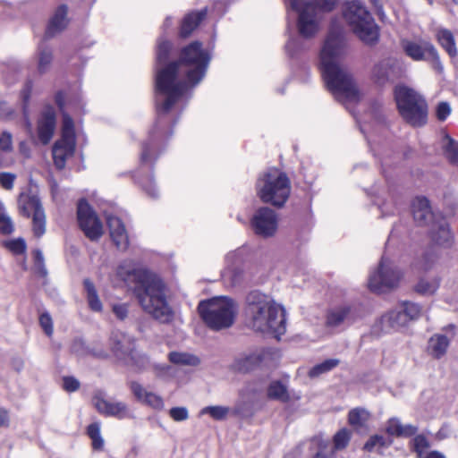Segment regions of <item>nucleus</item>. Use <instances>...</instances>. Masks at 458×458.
<instances>
[{"label": "nucleus", "instance_id": "22", "mask_svg": "<svg viewBox=\"0 0 458 458\" xmlns=\"http://www.w3.org/2000/svg\"><path fill=\"white\" fill-rule=\"evenodd\" d=\"M106 221L114 243L119 250H126L129 245V238L122 220L114 216H108Z\"/></svg>", "mask_w": 458, "mask_h": 458}, {"label": "nucleus", "instance_id": "36", "mask_svg": "<svg viewBox=\"0 0 458 458\" xmlns=\"http://www.w3.org/2000/svg\"><path fill=\"white\" fill-rule=\"evenodd\" d=\"M169 360L180 366H197L199 364V359L188 352H172L168 355Z\"/></svg>", "mask_w": 458, "mask_h": 458}, {"label": "nucleus", "instance_id": "55", "mask_svg": "<svg viewBox=\"0 0 458 458\" xmlns=\"http://www.w3.org/2000/svg\"><path fill=\"white\" fill-rule=\"evenodd\" d=\"M63 386L68 392H74L80 386V382L72 377H65L63 379Z\"/></svg>", "mask_w": 458, "mask_h": 458}, {"label": "nucleus", "instance_id": "21", "mask_svg": "<svg viewBox=\"0 0 458 458\" xmlns=\"http://www.w3.org/2000/svg\"><path fill=\"white\" fill-rule=\"evenodd\" d=\"M130 388L135 398L140 403L157 411H161L164 409L165 403L163 398L159 394L148 390L138 382H131Z\"/></svg>", "mask_w": 458, "mask_h": 458}, {"label": "nucleus", "instance_id": "56", "mask_svg": "<svg viewBox=\"0 0 458 458\" xmlns=\"http://www.w3.org/2000/svg\"><path fill=\"white\" fill-rule=\"evenodd\" d=\"M8 248L16 254H21L25 250L26 245L22 240L11 241L7 243Z\"/></svg>", "mask_w": 458, "mask_h": 458}, {"label": "nucleus", "instance_id": "12", "mask_svg": "<svg viewBox=\"0 0 458 458\" xmlns=\"http://www.w3.org/2000/svg\"><path fill=\"white\" fill-rule=\"evenodd\" d=\"M75 149V132L72 119L66 114L63 116L62 137L53 147L55 165L63 169L66 159L73 155Z\"/></svg>", "mask_w": 458, "mask_h": 458}, {"label": "nucleus", "instance_id": "5", "mask_svg": "<svg viewBox=\"0 0 458 458\" xmlns=\"http://www.w3.org/2000/svg\"><path fill=\"white\" fill-rule=\"evenodd\" d=\"M342 13L346 24L360 40L369 46L377 43L379 28L362 2L359 0L345 2Z\"/></svg>", "mask_w": 458, "mask_h": 458}, {"label": "nucleus", "instance_id": "19", "mask_svg": "<svg viewBox=\"0 0 458 458\" xmlns=\"http://www.w3.org/2000/svg\"><path fill=\"white\" fill-rule=\"evenodd\" d=\"M360 318L357 308L350 305H341L331 309L327 314L326 326L337 328L344 325H351Z\"/></svg>", "mask_w": 458, "mask_h": 458}, {"label": "nucleus", "instance_id": "32", "mask_svg": "<svg viewBox=\"0 0 458 458\" xmlns=\"http://www.w3.org/2000/svg\"><path fill=\"white\" fill-rule=\"evenodd\" d=\"M13 151V136L8 131H3L0 135V167H8L13 163L12 158H6L4 154Z\"/></svg>", "mask_w": 458, "mask_h": 458}, {"label": "nucleus", "instance_id": "15", "mask_svg": "<svg viewBox=\"0 0 458 458\" xmlns=\"http://www.w3.org/2000/svg\"><path fill=\"white\" fill-rule=\"evenodd\" d=\"M77 214L79 225L88 238L97 240L103 234L101 222L85 200L79 202Z\"/></svg>", "mask_w": 458, "mask_h": 458}, {"label": "nucleus", "instance_id": "51", "mask_svg": "<svg viewBox=\"0 0 458 458\" xmlns=\"http://www.w3.org/2000/svg\"><path fill=\"white\" fill-rule=\"evenodd\" d=\"M452 108L447 102H440L436 106V116L438 121H445L450 115Z\"/></svg>", "mask_w": 458, "mask_h": 458}, {"label": "nucleus", "instance_id": "43", "mask_svg": "<svg viewBox=\"0 0 458 458\" xmlns=\"http://www.w3.org/2000/svg\"><path fill=\"white\" fill-rule=\"evenodd\" d=\"M229 411L230 409L226 406L214 405L202 408L199 413L200 415L208 414L216 420H222L227 417Z\"/></svg>", "mask_w": 458, "mask_h": 458}, {"label": "nucleus", "instance_id": "49", "mask_svg": "<svg viewBox=\"0 0 458 458\" xmlns=\"http://www.w3.org/2000/svg\"><path fill=\"white\" fill-rule=\"evenodd\" d=\"M169 416L175 422L185 421L189 419V411L183 406L173 407L169 410Z\"/></svg>", "mask_w": 458, "mask_h": 458}, {"label": "nucleus", "instance_id": "2", "mask_svg": "<svg viewBox=\"0 0 458 458\" xmlns=\"http://www.w3.org/2000/svg\"><path fill=\"white\" fill-rule=\"evenodd\" d=\"M112 281L117 285L136 283L135 294L142 310L161 323L173 320L174 312L166 300L165 284L156 274L137 267L131 260H124L116 267Z\"/></svg>", "mask_w": 458, "mask_h": 458}, {"label": "nucleus", "instance_id": "45", "mask_svg": "<svg viewBox=\"0 0 458 458\" xmlns=\"http://www.w3.org/2000/svg\"><path fill=\"white\" fill-rule=\"evenodd\" d=\"M87 432L92 441L93 448L96 450H101L104 446V439L100 434V424L95 422L89 425Z\"/></svg>", "mask_w": 458, "mask_h": 458}, {"label": "nucleus", "instance_id": "38", "mask_svg": "<svg viewBox=\"0 0 458 458\" xmlns=\"http://www.w3.org/2000/svg\"><path fill=\"white\" fill-rule=\"evenodd\" d=\"M84 287L89 308L94 311H101L103 307L102 302L98 298V292L93 283L90 280L86 279L84 280Z\"/></svg>", "mask_w": 458, "mask_h": 458}, {"label": "nucleus", "instance_id": "27", "mask_svg": "<svg viewBox=\"0 0 458 458\" xmlns=\"http://www.w3.org/2000/svg\"><path fill=\"white\" fill-rule=\"evenodd\" d=\"M449 344L450 339L446 335L435 334L428 342L427 352L433 358L440 359L446 353Z\"/></svg>", "mask_w": 458, "mask_h": 458}, {"label": "nucleus", "instance_id": "20", "mask_svg": "<svg viewBox=\"0 0 458 458\" xmlns=\"http://www.w3.org/2000/svg\"><path fill=\"white\" fill-rule=\"evenodd\" d=\"M55 129V110L51 106H47L41 113L38 121V137L44 145L47 144Z\"/></svg>", "mask_w": 458, "mask_h": 458}, {"label": "nucleus", "instance_id": "33", "mask_svg": "<svg viewBox=\"0 0 458 458\" xmlns=\"http://www.w3.org/2000/svg\"><path fill=\"white\" fill-rule=\"evenodd\" d=\"M440 285V278L437 276H425L420 279L415 285V291L422 295L434 294Z\"/></svg>", "mask_w": 458, "mask_h": 458}, {"label": "nucleus", "instance_id": "34", "mask_svg": "<svg viewBox=\"0 0 458 458\" xmlns=\"http://www.w3.org/2000/svg\"><path fill=\"white\" fill-rule=\"evenodd\" d=\"M370 418L368 410L360 407L351 410L348 413V423L354 428H360L366 426Z\"/></svg>", "mask_w": 458, "mask_h": 458}, {"label": "nucleus", "instance_id": "17", "mask_svg": "<svg viewBox=\"0 0 458 458\" xmlns=\"http://www.w3.org/2000/svg\"><path fill=\"white\" fill-rule=\"evenodd\" d=\"M92 403L97 411L102 415L114 417L118 420L131 417V411L125 403L107 400L104 398L101 393L93 396Z\"/></svg>", "mask_w": 458, "mask_h": 458}, {"label": "nucleus", "instance_id": "16", "mask_svg": "<svg viewBox=\"0 0 458 458\" xmlns=\"http://www.w3.org/2000/svg\"><path fill=\"white\" fill-rule=\"evenodd\" d=\"M251 225L258 235L271 237L275 235L278 227L277 215L269 208H260L253 216Z\"/></svg>", "mask_w": 458, "mask_h": 458}, {"label": "nucleus", "instance_id": "58", "mask_svg": "<svg viewBox=\"0 0 458 458\" xmlns=\"http://www.w3.org/2000/svg\"><path fill=\"white\" fill-rule=\"evenodd\" d=\"M9 424V415L5 410H0V427H7Z\"/></svg>", "mask_w": 458, "mask_h": 458}, {"label": "nucleus", "instance_id": "59", "mask_svg": "<svg viewBox=\"0 0 458 458\" xmlns=\"http://www.w3.org/2000/svg\"><path fill=\"white\" fill-rule=\"evenodd\" d=\"M83 349V344L81 341L74 342L72 344V350L73 352L77 353L78 355H82L84 352Z\"/></svg>", "mask_w": 458, "mask_h": 458}, {"label": "nucleus", "instance_id": "35", "mask_svg": "<svg viewBox=\"0 0 458 458\" xmlns=\"http://www.w3.org/2000/svg\"><path fill=\"white\" fill-rule=\"evenodd\" d=\"M311 444L312 447L316 450L313 458H335V451L330 446L327 440L315 437Z\"/></svg>", "mask_w": 458, "mask_h": 458}, {"label": "nucleus", "instance_id": "47", "mask_svg": "<svg viewBox=\"0 0 458 458\" xmlns=\"http://www.w3.org/2000/svg\"><path fill=\"white\" fill-rule=\"evenodd\" d=\"M38 55V69L39 72H45L51 64L52 52L47 47H40Z\"/></svg>", "mask_w": 458, "mask_h": 458}, {"label": "nucleus", "instance_id": "18", "mask_svg": "<svg viewBox=\"0 0 458 458\" xmlns=\"http://www.w3.org/2000/svg\"><path fill=\"white\" fill-rule=\"evenodd\" d=\"M372 74L378 84H385L399 79L403 74V69L397 59L386 58L374 66Z\"/></svg>", "mask_w": 458, "mask_h": 458}, {"label": "nucleus", "instance_id": "62", "mask_svg": "<svg viewBox=\"0 0 458 458\" xmlns=\"http://www.w3.org/2000/svg\"><path fill=\"white\" fill-rule=\"evenodd\" d=\"M20 151L21 153L26 157H30V149L29 148L27 147L26 143L25 142H21L20 144Z\"/></svg>", "mask_w": 458, "mask_h": 458}, {"label": "nucleus", "instance_id": "39", "mask_svg": "<svg viewBox=\"0 0 458 458\" xmlns=\"http://www.w3.org/2000/svg\"><path fill=\"white\" fill-rule=\"evenodd\" d=\"M340 360L338 359H328L321 363L313 366L308 372L310 378L318 377L327 373L338 366Z\"/></svg>", "mask_w": 458, "mask_h": 458}, {"label": "nucleus", "instance_id": "60", "mask_svg": "<svg viewBox=\"0 0 458 458\" xmlns=\"http://www.w3.org/2000/svg\"><path fill=\"white\" fill-rule=\"evenodd\" d=\"M422 458H446L445 455L439 451L428 452Z\"/></svg>", "mask_w": 458, "mask_h": 458}, {"label": "nucleus", "instance_id": "10", "mask_svg": "<svg viewBox=\"0 0 458 458\" xmlns=\"http://www.w3.org/2000/svg\"><path fill=\"white\" fill-rule=\"evenodd\" d=\"M403 277V271L391 259L383 257L369 276L368 288L376 293H389L399 287Z\"/></svg>", "mask_w": 458, "mask_h": 458}, {"label": "nucleus", "instance_id": "23", "mask_svg": "<svg viewBox=\"0 0 458 458\" xmlns=\"http://www.w3.org/2000/svg\"><path fill=\"white\" fill-rule=\"evenodd\" d=\"M109 344L113 354L118 359L129 354L133 348L132 338L121 331L112 332Z\"/></svg>", "mask_w": 458, "mask_h": 458}, {"label": "nucleus", "instance_id": "14", "mask_svg": "<svg viewBox=\"0 0 458 458\" xmlns=\"http://www.w3.org/2000/svg\"><path fill=\"white\" fill-rule=\"evenodd\" d=\"M401 46L405 55L413 61H427L431 63L435 69H442L437 50L430 42L403 39Z\"/></svg>", "mask_w": 458, "mask_h": 458}, {"label": "nucleus", "instance_id": "61", "mask_svg": "<svg viewBox=\"0 0 458 458\" xmlns=\"http://www.w3.org/2000/svg\"><path fill=\"white\" fill-rule=\"evenodd\" d=\"M378 14L383 13V6L380 0H369Z\"/></svg>", "mask_w": 458, "mask_h": 458}, {"label": "nucleus", "instance_id": "48", "mask_svg": "<svg viewBox=\"0 0 458 458\" xmlns=\"http://www.w3.org/2000/svg\"><path fill=\"white\" fill-rule=\"evenodd\" d=\"M171 43L166 40L159 39L157 43V61L159 65L165 63L170 50H171Z\"/></svg>", "mask_w": 458, "mask_h": 458}, {"label": "nucleus", "instance_id": "64", "mask_svg": "<svg viewBox=\"0 0 458 458\" xmlns=\"http://www.w3.org/2000/svg\"><path fill=\"white\" fill-rule=\"evenodd\" d=\"M148 191V193L152 196V197H156L157 196V191L153 187V189H148L146 190Z\"/></svg>", "mask_w": 458, "mask_h": 458}, {"label": "nucleus", "instance_id": "6", "mask_svg": "<svg viewBox=\"0 0 458 458\" xmlns=\"http://www.w3.org/2000/svg\"><path fill=\"white\" fill-rule=\"evenodd\" d=\"M198 310L205 324L216 331L231 327L238 312L237 304L227 297L202 301Z\"/></svg>", "mask_w": 458, "mask_h": 458}, {"label": "nucleus", "instance_id": "30", "mask_svg": "<svg viewBox=\"0 0 458 458\" xmlns=\"http://www.w3.org/2000/svg\"><path fill=\"white\" fill-rule=\"evenodd\" d=\"M205 16V10L196 13H191L188 15H186L182 23L180 31L181 37H188L197 28V26L204 19Z\"/></svg>", "mask_w": 458, "mask_h": 458}, {"label": "nucleus", "instance_id": "50", "mask_svg": "<svg viewBox=\"0 0 458 458\" xmlns=\"http://www.w3.org/2000/svg\"><path fill=\"white\" fill-rule=\"evenodd\" d=\"M3 210V209H0ZM14 226L11 217L4 211L0 212V233L10 234L13 232Z\"/></svg>", "mask_w": 458, "mask_h": 458}, {"label": "nucleus", "instance_id": "26", "mask_svg": "<svg viewBox=\"0 0 458 458\" xmlns=\"http://www.w3.org/2000/svg\"><path fill=\"white\" fill-rule=\"evenodd\" d=\"M267 352L264 350H258L248 354H244L234 362V368L240 371H248L263 362Z\"/></svg>", "mask_w": 458, "mask_h": 458}, {"label": "nucleus", "instance_id": "63", "mask_svg": "<svg viewBox=\"0 0 458 458\" xmlns=\"http://www.w3.org/2000/svg\"><path fill=\"white\" fill-rule=\"evenodd\" d=\"M34 257L38 265H41L44 261L43 254L40 250H36L34 252Z\"/></svg>", "mask_w": 458, "mask_h": 458}, {"label": "nucleus", "instance_id": "44", "mask_svg": "<svg viewBox=\"0 0 458 458\" xmlns=\"http://www.w3.org/2000/svg\"><path fill=\"white\" fill-rule=\"evenodd\" d=\"M223 277L225 281H229L231 284L236 285L243 279V270L238 265L235 267L228 266L223 273Z\"/></svg>", "mask_w": 458, "mask_h": 458}, {"label": "nucleus", "instance_id": "24", "mask_svg": "<svg viewBox=\"0 0 458 458\" xmlns=\"http://www.w3.org/2000/svg\"><path fill=\"white\" fill-rule=\"evenodd\" d=\"M432 242L439 246L447 247L452 241V234L445 219L439 218L434 221L429 231Z\"/></svg>", "mask_w": 458, "mask_h": 458}, {"label": "nucleus", "instance_id": "1", "mask_svg": "<svg viewBox=\"0 0 458 458\" xmlns=\"http://www.w3.org/2000/svg\"><path fill=\"white\" fill-rule=\"evenodd\" d=\"M210 56L199 42L182 49L180 59L157 72L156 103L158 114L167 113L190 89L205 76Z\"/></svg>", "mask_w": 458, "mask_h": 458}, {"label": "nucleus", "instance_id": "9", "mask_svg": "<svg viewBox=\"0 0 458 458\" xmlns=\"http://www.w3.org/2000/svg\"><path fill=\"white\" fill-rule=\"evenodd\" d=\"M287 5L297 14V30L305 38H311L320 30V11L311 0H286Z\"/></svg>", "mask_w": 458, "mask_h": 458}, {"label": "nucleus", "instance_id": "11", "mask_svg": "<svg viewBox=\"0 0 458 458\" xmlns=\"http://www.w3.org/2000/svg\"><path fill=\"white\" fill-rule=\"evenodd\" d=\"M421 313L422 309L418 303L401 302L381 316L379 319L381 330L386 333L401 331L406 328L411 322L419 319Z\"/></svg>", "mask_w": 458, "mask_h": 458}, {"label": "nucleus", "instance_id": "7", "mask_svg": "<svg viewBox=\"0 0 458 458\" xmlns=\"http://www.w3.org/2000/svg\"><path fill=\"white\" fill-rule=\"evenodd\" d=\"M257 194L264 202L281 208L291 193V182L287 175L272 168L259 176L256 184Z\"/></svg>", "mask_w": 458, "mask_h": 458}, {"label": "nucleus", "instance_id": "52", "mask_svg": "<svg viewBox=\"0 0 458 458\" xmlns=\"http://www.w3.org/2000/svg\"><path fill=\"white\" fill-rule=\"evenodd\" d=\"M112 311L118 319L124 320L129 313V306L127 303H114Z\"/></svg>", "mask_w": 458, "mask_h": 458}, {"label": "nucleus", "instance_id": "57", "mask_svg": "<svg viewBox=\"0 0 458 458\" xmlns=\"http://www.w3.org/2000/svg\"><path fill=\"white\" fill-rule=\"evenodd\" d=\"M242 259L241 258V251L240 250H235V251H233V252H230L226 255V261L227 263H233V262H240Z\"/></svg>", "mask_w": 458, "mask_h": 458}, {"label": "nucleus", "instance_id": "53", "mask_svg": "<svg viewBox=\"0 0 458 458\" xmlns=\"http://www.w3.org/2000/svg\"><path fill=\"white\" fill-rule=\"evenodd\" d=\"M39 324L44 332L48 335L53 334V321L50 315L47 312L42 313L39 317Z\"/></svg>", "mask_w": 458, "mask_h": 458}, {"label": "nucleus", "instance_id": "40", "mask_svg": "<svg viewBox=\"0 0 458 458\" xmlns=\"http://www.w3.org/2000/svg\"><path fill=\"white\" fill-rule=\"evenodd\" d=\"M392 444L390 439L380 435L371 436L364 445V450L367 452H379L382 448L388 447Z\"/></svg>", "mask_w": 458, "mask_h": 458}, {"label": "nucleus", "instance_id": "37", "mask_svg": "<svg viewBox=\"0 0 458 458\" xmlns=\"http://www.w3.org/2000/svg\"><path fill=\"white\" fill-rule=\"evenodd\" d=\"M267 397L283 403L289 401V394L286 386L279 381L270 383L267 387Z\"/></svg>", "mask_w": 458, "mask_h": 458}, {"label": "nucleus", "instance_id": "3", "mask_svg": "<svg viewBox=\"0 0 458 458\" xmlns=\"http://www.w3.org/2000/svg\"><path fill=\"white\" fill-rule=\"evenodd\" d=\"M346 51L342 29L331 28L319 52V67L328 89L340 100L356 101L359 90L351 74L340 65Z\"/></svg>", "mask_w": 458, "mask_h": 458}, {"label": "nucleus", "instance_id": "46", "mask_svg": "<svg viewBox=\"0 0 458 458\" xmlns=\"http://www.w3.org/2000/svg\"><path fill=\"white\" fill-rule=\"evenodd\" d=\"M412 446L418 457L422 458L428 453V449L430 447V444L425 436L417 435L412 439Z\"/></svg>", "mask_w": 458, "mask_h": 458}, {"label": "nucleus", "instance_id": "41", "mask_svg": "<svg viewBox=\"0 0 458 458\" xmlns=\"http://www.w3.org/2000/svg\"><path fill=\"white\" fill-rule=\"evenodd\" d=\"M443 148L450 162L458 165V142L454 140L450 136L445 135L443 138Z\"/></svg>", "mask_w": 458, "mask_h": 458}, {"label": "nucleus", "instance_id": "8", "mask_svg": "<svg viewBox=\"0 0 458 458\" xmlns=\"http://www.w3.org/2000/svg\"><path fill=\"white\" fill-rule=\"evenodd\" d=\"M394 99L402 117L412 126H421L427 122V103L414 89L398 85Z\"/></svg>", "mask_w": 458, "mask_h": 458}, {"label": "nucleus", "instance_id": "54", "mask_svg": "<svg viewBox=\"0 0 458 458\" xmlns=\"http://www.w3.org/2000/svg\"><path fill=\"white\" fill-rule=\"evenodd\" d=\"M15 178L14 174L7 172L0 173V184L5 190H12Z\"/></svg>", "mask_w": 458, "mask_h": 458}, {"label": "nucleus", "instance_id": "13", "mask_svg": "<svg viewBox=\"0 0 458 458\" xmlns=\"http://www.w3.org/2000/svg\"><path fill=\"white\" fill-rule=\"evenodd\" d=\"M20 212L32 217V231L40 237L46 232V216L39 199L29 193H21L18 199Z\"/></svg>", "mask_w": 458, "mask_h": 458}, {"label": "nucleus", "instance_id": "25", "mask_svg": "<svg viewBox=\"0 0 458 458\" xmlns=\"http://www.w3.org/2000/svg\"><path fill=\"white\" fill-rule=\"evenodd\" d=\"M412 213L413 218L419 225H426L437 220L434 219L428 200L425 198H416L413 200Z\"/></svg>", "mask_w": 458, "mask_h": 458}, {"label": "nucleus", "instance_id": "29", "mask_svg": "<svg viewBox=\"0 0 458 458\" xmlns=\"http://www.w3.org/2000/svg\"><path fill=\"white\" fill-rule=\"evenodd\" d=\"M67 24V7L65 5H61L56 9L49 21L47 35L49 37L55 36L62 31Z\"/></svg>", "mask_w": 458, "mask_h": 458}, {"label": "nucleus", "instance_id": "42", "mask_svg": "<svg viewBox=\"0 0 458 458\" xmlns=\"http://www.w3.org/2000/svg\"><path fill=\"white\" fill-rule=\"evenodd\" d=\"M352 437V432L350 429L344 428L338 430L333 437V449L339 451L344 449Z\"/></svg>", "mask_w": 458, "mask_h": 458}, {"label": "nucleus", "instance_id": "4", "mask_svg": "<svg viewBox=\"0 0 458 458\" xmlns=\"http://www.w3.org/2000/svg\"><path fill=\"white\" fill-rule=\"evenodd\" d=\"M245 309L248 327L261 333H270L276 337L286 331L285 310L271 296L252 292L247 297Z\"/></svg>", "mask_w": 458, "mask_h": 458}, {"label": "nucleus", "instance_id": "28", "mask_svg": "<svg viewBox=\"0 0 458 458\" xmlns=\"http://www.w3.org/2000/svg\"><path fill=\"white\" fill-rule=\"evenodd\" d=\"M386 431L390 436L408 437L417 433L418 428L411 424H402L397 418L388 420Z\"/></svg>", "mask_w": 458, "mask_h": 458}, {"label": "nucleus", "instance_id": "31", "mask_svg": "<svg viewBox=\"0 0 458 458\" xmlns=\"http://www.w3.org/2000/svg\"><path fill=\"white\" fill-rule=\"evenodd\" d=\"M437 40L439 45L446 51V53L454 57L457 55V47L453 33L446 29H440L437 30Z\"/></svg>", "mask_w": 458, "mask_h": 458}]
</instances>
